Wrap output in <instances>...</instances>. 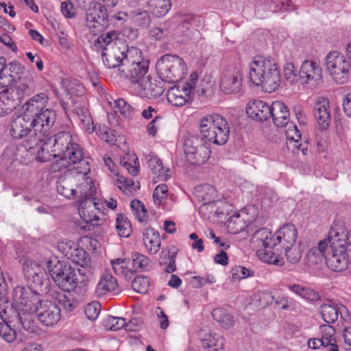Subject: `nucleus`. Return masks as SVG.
<instances>
[{"label":"nucleus","mask_w":351,"mask_h":351,"mask_svg":"<svg viewBox=\"0 0 351 351\" xmlns=\"http://www.w3.org/2000/svg\"><path fill=\"white\" fill-rule=\"evenodd\" d=\"M53 152L59 158L53 168L60 171L71 165H78L79 171L82 173L90 171L88 162L84 159L82 149L77 143H73L72 136L69 132H61L51 138H47Z\"/></svg>","instance_id":"1"},{"label":"nucleus","mask_w":351,"mask_h":351,"mask_svg":"<svg viewBox=\"0 0 351 351\" xmlns=\"http://www.w3.org/2000/svg\"><path fill=\"white\" fill-rule=\"evenodd\" d=\"M249 78L254 85L261 86L264 92L273 93L281 82L280 66L271 58H254L249 65Z\"/></svg>","instance_id":"2"},{"label":"nucleus","mask_w":351,"mask_h":351,"mask_svg":"<svg viewBox=\"0 0 351 351\" xmlns=\"http://www.w3.org/2000/svg\"><path fill=\"white\" fill-rule=\"evenodd\" d=\"M47 267L51 278L63 291L69 292L77 287L84 288L89 282L88 277L82 270L64 265L56 259L48 261Z\"/></svg>","instance_id":"3"},{"label":"nucleus","mask_w":351,"mask_h":351,"mask_svg":"<svg viewBox=\"0 0 351 351\" xmlns=\"http://www.w3.org/2000/svg\"><path fill=\"white\" fill-rule=\"evenodd\" d=\"M40 302L39 294L29 288L17 287L13 290L12 306L18 311L19 319L25 329L30 328L31 315L36 312Z\"/></svg>","instance_id":"4"},{"label":"nucleus","mask_w":351,"mask_h":351,"mask_svg":"<svg viewBox=\"0 0 351 351\" xmlns=\"http://www.w3.org/2000/svg\"><path fill=\"white\" fill-rule=\"evenodd\" d=\"M200 134L209 145H223L230 136V125L227 120L218 114H209L199 121Z\"/></svg>","instance_id":"5"},{"label":"nucleus","mask_w":351,"mask_h":351,"mask_svg":"<svg viewBox=\"0 0 351 351\" xmlns=\"http://www.w3.org/2000/svg\"><path fill=\"white\" fill-rule=\"evenodd\" d=\"M348 234L342 228H332L329 232L331 254L326 258L328 267L334 271L346 269L349 259L347 254Z\"/></svg>","instance_id":"6"},{"label":"nucleus","mask_w":351,"mask_h":351,"mask_svg":"<svg viewBox=\"0 0 351 351\" xmlns=\"http://www.w3.org/2000/svg\"><path fill=\"white\" fill-rule=\"evenodd\" d=\"M182 149L187 161L195 165L206 162L210 154L209 145L204 137L192 133L183 136Z\"/></svg>","instance_id":"7"},{"label":"nucleus","mask_w":351,"mask_h":351,"mask_svg":"<svg viewBox=\"0 0 351 351\" xmlns=\"http://www.w3.org/2000/svg\"><path fill=\"white\" fill-rule=\"evenodd\" d=\"M10 134L14 139L25 138L23 146L27 149H33L40 143V138L37 136V133L34 131L33 121L28 113L17 116L11 121Z\"/></svg>","instance_id":"8"},{"label":"nucleus","mask_w":351,"mask_h":351,"mask_svg":"<svg viewBox=\"0 0 351 351\" xmlns=\"http://www.w3.org/2000/svg\"><path fill=\"white\" fill-rule=\"evenodd\" d=\"M326 66L332 79L338 84L345 83L350 71L344 56L337 51L330 52L326 58Z\"/></svg>","instance_id":"9"},{"label":"nucleus","mask_w":351,"mask_h":351,"mask_svg":"<svg viewBox=\"0 0 351 351\" xmlns=\"http://www.w3.org/2000/svg\"><path fill=\"white\" fill-rule=\"evenodd\" d=\"M299 80L307 88H317L323 82V71L320 63L313 60H304L300 67Z\"/></svg>","instance_id":"10"},{"label":"nucleus","mask_w":351,"mask_h":351,"mask_svg":"<svg viewBox=\"0 0 351 351\" xmlns=\"http://www.w3.org/2000/svg\"><path fill=\"white\" fill-rule=\"evenodd\" d=\"M243 77L239 66H228L221 73L219 89L226 95L237 94L241 90Z\"/></svg>","instance_id":"11"},{"label":"nucleus","mask_w":351,"mask_h":351,"mask_svg":"<svg viewBox=\"0 0 351 351\" xmlns=\"http://www.w3.org/2000/svg\"><path fill=\"white\" fill-rule=\"evenodd\" d=\"M103 208L102 203L96 198H86L81 199L78 208L80 217L87 223L93 226L100 225L102 222L101 218Z\"/></svg>","instance_id":"12"},{"label":"nucleus","mask_w":351,"mask_h":351,"mask_svg":"<svg viewBox=\"0 0 351 351\" xmlns=\"http://www.w3.org/2000/svg\"><path fill=\"white\" fill-rule=\"evenodd\" d=\"M30 119L33 121L34 131L37 133L41 143L47 137L49 131L54 124L56 113L52 109L46 108L38 114L30 115Z\"/></svg>","instance_id":"13"},{"label":"nucleus","mask_w":351,"mask_h":351,"mask_svg":"<svg viewBox=\"0 0 351 351\" xmlns=\"http://www.w3.org/2000/svg\"><path fill=\"white\" fill-rule=\"evenodd\" d=\"M79 169H80L79 168ZM71 171V175H74V183L77 182L76 184V197H80L82 199L86 198H93L96 192V189L92 179L86 176V173H82L78 170V165L73 166L72 169H69Z\"/></svg>","instance_id":"14"},{"label":"nucleus","mask_w":351,"mask_h":351,"mask_svg":"<svg viewBox=\"0 0 351 351\" xmlns=\"http://www.w3.org/2000/svg\"><path fill=\"white\" fill-rule=\"evenodd\" d=\"M127 45L123 40H117L112 47L106 48V51L101 52L104 64L108 69L120 66L121 71L125 60Z\"/></svg>","instance_id":"15"},{"label":"nucleus","mask_w":351,"mask_h":351,"mask_svg":"<svg viewBox=\"0 0 351 351\" xmlns=\"http://www.w3.org/2000/svg\"><path fill=\"white\" fill-rule=\"evenodd\" d=\"M107 19L106 10L100 4L94 5L86 11V25L94 34L103 30L107 25Z\"/></svg>","instance_id":"16"},{"label":"nucleus","mask_w":351,"mask_h":351,"mask_svg":"<svg viewBox=\"0 0 351 351\" xmlns=\"http://www.w3.org/2000/svg\"><path fill=\"white\" fill-rule=\"evenodd\" d=\"M35 313H37L40 322L47 326L56 324L60 319V310L51 301L41 300Z\"/></svg>","instance_id":"17"},{"label":"nucleus","mask_w":351,"mask_h":351,"mask_svg":"<svg viewBox=\"0 0 351 351\" xmlns=\"http://www.w3.org/2000/svg\"><path fill=\"white\" fill-rule=\"evenodd\" d=\"M195 195L199 200L204 202L199 208L200 213L206 215L208 211L210 213H216L215 209V197L216 195L215 189L209 184H202L197 186L195 189Z\"/></svg>","instance_id":"18"},{"label":"nucleus","mask_w":351,"mask_h":351,"mask_svg":"<svg viewBox=\"0 0 351 351\" xmlns=\"http://www.w3.org/2000/svg\"><path fill=\"white\" fill-rule=\"evenodd\" d=\"M315 119L321 130H326L331 123V110L327 97H318L313 108Z\"/></svg>","instance_id":"19"},{"label":"nucleus","mask_w":351,"mask_h":351,"mask_svg":"<svg viewBox=\"0 0 351 351\" xmlns=\"http://www.w3.org/2000/svg\"><path fill=\"white\" fill-rule=\"evenodd\" d=\"M72 103L73 104V106H71L70 108L79 117L84 129L87 133L91 134L94 131H96L99 136L101 137L104 133H106V131L108 132V128L106 126L99 127V130L97 131L87 108L84 105L75 106V104L77 103V101L74 99H72Z\"/></svg>","instance_id":"20"},{"label":"nucleus","mask_w":351,"mask_h":351,"mask_svg":"<svg viewBox=\"0 0 351 351\" xmlns=\"http://www.w3.org/2000/svg\"><path fill=\"white\" fill-rule=\"evenodd\" d=\"M175 56L166 54L162 56L156 64L160 78L169 84L175 82Z\"/></svg>","instance_id":"21"},{"label":"nucleus","mask_w":351,"mask_h":351,"mask_svg":"<svg viewBox=\"0 0 351 351\" xmlns=\"http://www.w3.org/2000/svg\"><path fill=\"white\" fill-rule=\"evenodd\" d=\"M276 245L274 235L267 228L257 230L251 238V246L256 252L264 248H272Z\"/></svg>","instance_id":"22"},{"label":"nucleus","mask_w":351,"mask_h":351,"mask_svg":"<svg viewBox=\"0 0 351 351\" xmlns=\"http://www.w3.org/2000/svg\"><path fill=\"white\" fill-rule=\"evenodd\" d=\"M133 88L141 97L148 99L157 98L163 93V88L157 84L156 80L153 82L150 75L134 86Z\"/></svg>","instance_id":"23"},{"label":"nucleus","mask_w":351,"mask_h":351,"mask_svg":"<svg viewBox=\"0 0 351 351\" xmlns=\"http://www.w3.org/2000/svg\"><path fill=\"white\" fill-rule=\"evenodd\" d=\"M23 269L27 280L32 282L35 285H42L46 280V272L44 268L36 261H25Z\"/></svg>","instance_id":"24"},{"label":"nucleus","mask_w":351,"mask_h":351,"mask_svg":"<svg viewBox=\"0 0 351 351\" xmlns=\"http://www.w3.org/2000/svg\"><path fill=\"white\" fill-rule=\"evenodd\" d=\"M271 106L261 100L249 101L246 108L247 115L258 121L267 120L270 117Z\"/></svg>","instance_id":"25"},{"label":"nucleus","mask_w":351,"mask_h":351,"mask_svg":"<svg viewBox=\"0 0 351 351\" xmlns=\"http://www.w3.org/2000/svg\"><path fill=\"white\" fill-rule=\"evenodd\" d=\"M58 248L67 258L73 259V261L82 265L86 263V254L85 251L76 248L74 242L69 240L60 242Z\"/></svg>","instance_id":"26"},{"label":"nucleus","mask_w":351,"mask_h":351,"mask_svg":"<svg viewBox=\"0 0 351 351\" xmlns=\"http://www.w3.org/2000/svg\"><path fill=\"white\" fill-rule=\"evenodd\" d=\"M198 75L196 71L191 73L189 80L180 88L177 86V106H182L192 101L194 87L196 86Z\"/></svg>","instance_id":"27"},{"label":"nucleus","mask_w":351,"mask_h":351,"mask_svg":"<svg viewBox=\"0 0 351 351\" xmlns=\"http://www.w3.org/2000/svg\"><path fill=\"white\" fill-rule=\"evenodd\" d=\"M270 109V117H272L273 122L277 127H284L289 123V110L283 102L274 101Z\"/></svg>","instance_id":"28"},{"label":"nucleus","mask_w":351,"mask_h":351,"mask_svg":"<svg viewBox=\"0 0 351 351\" xmlns=\"http://www.w3.org/2000/svg\"><path fill=\"white\" fill-rule=\"evenodd\" d=\"M297 229L293 224H285L281 227L274 236L276 245L280 243L282 247L293 246L297 239Z\"/></svg>","instance_id":"29"},{"label":"nucleus","mask_w":351,"mask_h":351,"mask_svg":"<svg viewBox=\"0 0 351 351\" xmlns=\"http://www.w3.org/2000/svg\"><path fill=\"white\" fill-rule=\"evenodd\" d=\"M62 85L66 89V92L73 96L77 97V99L71 97L70 98V102H67L66 104L68 105V110L75 114L71 110V106H73V104L72 103V99H74L75 101H77V103L75 104V106H80V105H84L86 107V104L84 101L82 102V99L80 98V96L82 95L84 92L85 89L82 84H81L77 80H64L62 82Z\"/></svg>","instance_id":"30"},{"label":"nucleus","mask_w":351,"mask_h":351,"mask_svg":"<svg viewBox=\"0 0 351 351\" xmlns=\"http://www.w3.org/2000/svg\"><path fill=\"white\" fill-rule=\"evenodd\" d=\"M117 287L118 282L117 279L108 271H105L100 276L95 290V293L97 297H101L115 291Z\"/></svg>","instance_id":"31"},{"label":"nucleus","mask_w":351,"mask_h":351,"mask_svg":"<svg viewBox=\"0 0 351 351\" xmlns=\"http://www.w3.org/2000/svg\"><path fill=\"white\" fill-rule=\"evenodd\" d=\"M321 314L324 320L327 323H334L340 314L343 319H346L349 315L348 310L343 305L339 306L330 304H324L321 306Z\"/></svg>","instance_id":"32"},{"label":"nucleus","mask_w":351,"mask_h":351,"mask_svg":"<svg viewBox=\"0 0 351 351\" xmlns=\"http://www.w3.org/2000/svg\"><path fill=\"white\" fill-rule=\"evenodd\" d=\"M143 240L145 248L150 254H156L160 248L159 232L152 228H147L143 232Z\"/></svg>","instance_id":"33"},{"label":"nucleus","mask_w":351,"mask_h":351,"mask_svg":"<svg viewBox=\"0 0 351 351\" xmlns=\"http://www.w3.org/2000/svg\"><path fill=\"white\" fill-rule=\"evenodd\" d=\"M148 70L149 64L143 62V64L121 69V72L126 75L133 87L147 77Z\"/></svg>","instance_id":"34"},{"label":"nucleus","mask_w":351,"mask_h":351,"mask_svg":"<svg viewBox=\"0 0 351 351\" xmlns=\"http://www.w3.org/2000/svg\"><path fill=\"white\" fill-rule=\"evenodd\" d=\"M48 99V96L45 93L34 95L24 104L25 112L23 113H28L33 116L43 111Z\"/></svg>","instance_id":"35"},{"label":"nucleus","mask_w":351,"mask_h":351,"mask_svg":"<svg viewBox=\"0 0 351 351\" xmlns=\"http://www.w3.org/2000/svg\"><path fill=\"white\" fill-rule=\"evenodd\" d=\"M285 127H286L285 132L288 148L291 149L293 152L299 150L301 146L302 136L297 125L293 122H289Z\"/></svg>","instance_id":"36"},{"label":"nucleus","mask_w":351,"mask_h":351,"mask_svg":"<svg viewBox=\"0 0 351 351\" xmlns=\"http://www.w3.org/2000/svg\"><path fill=\"white\" fill-rule=\"evenodd\" d=\"M143 62L145 64H149V60L143 56L142 52L140 49L134 47L129 48L127 46L122 69L143 64Z\"/></svg>","instance_id":"37"},{"label":"nucleus","mask_w":351,"mask_h":351,"mask_svg":"<svg viewBox=\"0 0 351 351\" xmlns=\"http://www.w3.org/2000/svg\"><path fill=\"white\" fill-rule=\"evenodd\" d=\"M251 222V220L247 219V215L245 213L235 215L229 218L227 229L231 234H238L245 230Z\"/></svg>","instance_id":"38"},{"label":"nucleus","mask_w":351,"mask_h":351,"mask_svg":"<svg viewBox=\"0 0 351 351\" xmlns=\"http://www.w3.org/2000/svg\"><path fill=\"white\" fill-rule=\"evenodd\" d=\"M74 183V175H71V171L64 178H61L57 184L58 192L68 199L76 197V189L73 187Z\"/></svg>","instance_id":"39"},{"label":"nucleus","mask_w":351,"mask_h":351,"mask_svg":"<svg viewBox=\"0 0 351 351\" xmlns=\"http://www.w3.org/2000/svg\"><path fill=\"white\" fill-rule=\"evenodd\" d=\"M202 346L217 351L222 349L224 339L222 337L211 332H202L199 335Z\"/></svg>","instance_id":"40"},{"label":"nucleus","mask_w":351,"mask_h":351,"mask_svg":"<svg viewBox=\"0 0 351 351\" xmlns=\"http://www.w3.org/2000/svg\"><path fill=\"white\" fill-rule=\"evenodd\" d=\"M171 6L170 0H149L147 2L148 11L156 17L166 15Z\"/></svg>","instance_id":"41"},{"label":"nucleus","mask_w":351,"mask_h":351,"mask_svg":"<svg viewBox=\"0 0 351 351\" xmlns=\"http://www.w3.org/2000/svg\"><path fill=\"white\" fill-rule=\"evenodd\" d=\"M148 165L152 172L158 177L164 180H167L170 176L168 174L169 170H165L162 165V160L156 155L150 154L146 157Z\"/></svg>","instance_id":"42"},{"label":"nucleus","mask_w":351,"mask_h":351,"mask_svg":"<svg viewBox=\"0 0 351 351\" xmlns=\"http://www.w3.org/2000/svg\"><path fill=\"white\" fill-rule=\"evenodd\" d=\"M8 89L10 93L11 97H12V101H14L17 106L29 90V86L27 82H16V84L11 85Z\"/></svg>","instance_id":"43"},{"label":"nucleus","mask_w":351,"mask_h":351,"mask_svg":"<svg viewBox=\"0 0 351 351\" xmlns=\"http://www.w3.org/2000/svg\"><path fill=\"white\" fill-rule=\"evenodd\" d=\"M108 103L117 114H119L125 117H130L133 114V109L131 106L123 99H108Z\"/></svg>","instance_id":"44"},{"label":"nucleus","mask_w":351,"mask_h":351,"mask_svg":"<svg viewBox=\"0 0 351 351\" xmlns=\"http://www.w3.org/2000/svg\"><path fill=\"white\" fill-rule=\"evenodd\" d=\"M120 164L130 175L135 176L138 173L139 162L135 154H128L124 156L121 158Z\"/></svg>","instance_id":"45"},{"label":"nucleus","mask_w":351,"mask_h":351,"mask_svg":"<svg viewBox=\"0 0 351 351\" xmlns=\"http://www.w3.org/2000/svg\"><path fill=\"white\" fill-rule=\"evenodd\" d=\"M271 248H264L256 252L258 257L263 262L275 265H282L284 260L282 257L271 251Z\"/></svg>","instance_id":"46"},{"label":"nucleus","mask_w":351,"mask_h":351,"mask_svg":"<svg viewBox=\"0 0 351 351\" xmlns=\"http://www.w3.org/2000/svg\"><path fill=\"white\" fill-rule=\"evenodd\" d=\"M212 315L213 319L224 328H229L234 324L233 317L223 308H217L214 309L212 312Z\"/></svg>","instance_id":"47"},{"label":"nucleus","mask_w":351,"mask_h":351,"mask_svg":"<svg viewBox=\"0 0 351 351\" xmlns=\"http://www.w3.org/2000/svg\"><path fill=\"white\" fill-rule=\"evenodd\" d=\"M117 40H122L117 38V34L111 31L106 34L100 36L95 41V46L101 48L102 51H106V48L112 47Z\"/></svg>","instance_id":"48"},{"label":"nucleus","mask_w":351,"mask_h":351,"mask_svg":"<svg viewBox=\"0 0 351 351\" xmlns=\"http://www.w3.org/2000/svg\"><path fill=\"white\" fill-rule=\"evenodd\" d=\"M116 228L120 237H128L132 232L130 221L123 214H118L116 218Z\"/></svg>","instance_id":"49"},{"label":"nucleus","mask_w":351,"mask_h":351,"mask_svg":"<svg viewBox=\"0 0 351 351\" xmlns=\"http://www.w3.org/2000/svg\"><path fill=\"white\" fill-rule=\"evenodd\" d=\"M132 211L136 219L141 223H145L148 219V215L145 205L138 199H133L130 202Z\"/></svg>","instance_id":"50"},{"label":"nucleus","mask_w":351,"mask_h":351,"mask_svg":"<svg viewBox=\"0 0 351 351\" xmlns=\"http://www.w3.org/2000/svg\"><path fill=\"white\" fill-rule=\"evenodd\" d=\"M43 144L41 145L38 150L36 158L40 162H47L51 160L53 158H58L53 152V148L49 142L47 137L45 138L41 143Z\"/></svg>","instance_id":"51"},{"label":"nucleus","mask_w":351,"mask_h":351,"mask_svg":"<svg viewBox=\"0 0 351 351\" xmlns=\"http://www.w3.org/2000/svg\"><path fill=\"white\" fill-rule=\"evenodd\" d=\"M322 333V341L324 343V347L334 344L336 343L335 338V330L330 325H322L320 326Z\"/></svg>","instance_id":"52"},{"label":"nucleus","mask_w":351,"mask_h":351,"mask_svg":"<svg viewBox=\"0 0 351 351\" xmlns=\"http://www.w3.org/2000/svg\"><path fill=\"white\" fill-rule=\"evenodd\" d=\"M283 249L285 250V255L289 263L295 264L301 259L303 250L300 245H296L295 243L293 246L283 247Z\"/></svg>","instance_id":"53"},{"label":"nucleus","mask_w":351,"mask_h":351,"mask_svg":"<svg viewBox=\"0 0 351 351\" xmlns=\"http://www.w3.org/2000/svg\"><path fill=\"white\" fill-rule=\"evenodd\" d=\"M230 276L234 280H241L254 276V271L243 266L235 265L231 268Z\"/></svg>","instance_id":"54"},{"label":"nucleus","mask_w":351,"mask_h":351,"mask_svg":"<svg viewBox=\"0 0 351 351\" xmlns=\"http://www.w3.org/2000/svg\"><path fill=\"white\" fill-rule=\"evenodd\" d=\"M283 73L285 80L293 84L299 80V73L293 62H287L283 67Z\"/></svg>","instance_id":"55"},{"label":"nucleus","mask_w":351,"mask_h":351,"mask_svg":"<svg viewBox=\"0 0 351 351\" xmlns=\"http://www.w3.org/2000/svg\"><path fill=\"white\" fill-rule=\"evenodd\" d=\"M0 337L8 343L12 342L16 337V331L5 322V319H0Z\"/></svg>","instance_id":"56"},{"label":"nucleus","mask_w":351,"mask_h":351,"mask_svg":"<svg viewBox=\"0 0 351 351\" xmlns=\"http://www.w3.org/2000/svg\"><path fill=\"white\" fill-rule=\"evenodd\" d=\"M132 265L135 270L143 271L146 269L149 264V259L145 255L134 252L132 255Z\"/></svg>","instance_id":"57"},{"label":"nucleus","mask_w":351,"mask_h":351,"mask_svg":"<svg viewBox=\"0 0 351 351\" xmlns=\"http://www.w3.org/2000/svg\"><path fill=\"white\" fill-rule=\"evenodd\" d=\"M132 287L136 292L145 294L148 291L149 280L145 276H137L132 280Z\"/></svg>","instance_id":"58"},{"label":"nucleus","mask_w":351,"mask_h":351,"mask_svg":"<svg viewBox=\"0 0 351 351\" xmlns=\"http://www.w3.org/2000/svg\"><path fill=\"white\" fill-rule=\"evenodd\" d=\"M116 184L117 186L127 195L139 189V186L135 184L132 180L123 177L117 178Z\"/></svg>","instance_id":"59"},{"label":"nucleus","mask_w":351,"mask_h":351,"mask_svg":"<svg viewBox=\"0 0 351 351\" xmlns=\"http://www.w3.org/2000/svg\"><path fill=\"white\" fill-rule=\"evenodd\" d=\"M216 282L215 277L212 274H207L205 276H195L192 277L191 284L193 287L198 289L207 284L213 285Z\"/></svg>","instance_id":"60"},{"label":"nucleus","mask_w":351,"mask_h":351,"mask_svg":"<svg viewBox=\"0 0 351 351\" xmlns=\"http://www.w3.org/2000/svg\"><path fill=\"white\" fill-rule=\"evenodd\" d=\"M168 187L166 184L158 185L153 193V199L154 204L160 206L167 197Z\"/></svg>","instance_id":"61"},{"label":"nucleus","mask_w":351,"mask_h":351,"mask_svg":"<svg viewBox=\"0 0 351 351\" xmlns=\"http://www.w3.org/2000/svg\"><path fill=\"white\" fill-rule=\"evenodd\" d=\"M110 263L114 273L120 276H126L128 269V261L125 258H117L111 260Z\"/></svg>","instance_id":"62"},{"label":"nucleus","mask_w":351,"mask_h":351,"mask_svg":"<svg viewBox=\"0 0 351 351\" xmlns=\"http://www.w3.org/2000/svg\"><path fill=\"white\" fill-rule=\"evenodd\" d=\"M101 311V304L99 302L93 301L86 306L84 313L90 320H95Z\"/></svg>","instance_id":"63"},{"label":"nucleus","mask_w":351,"mask_h":351,"mask_svg":"<svg viewBox=\"0 0 351 351\" xmlns=\"http://www.w3.org/2000/svg\"><path fill=\"white\" fill-rule=\"evenodd\" d=\"M106 326L111 330H118L123 327H125V319L123 317H116L108 316L106 321Z\"/></svg>","instance_id":"64"}]
</instances>
